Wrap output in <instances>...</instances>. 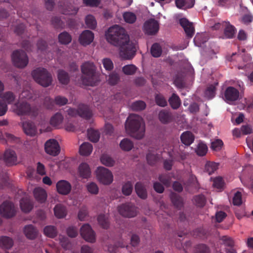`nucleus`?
<instances>
[{"mask_svg": "<svg viewBox=\"0 0 253 253\" xmlns=\"http://www.w3.org/2000/svg\"><path fill=\"white\" fill-rule=\"evenodd\" d=\"M20 205L22 211L25 212H30L33 207L30 201L26 198H23L21 200Z\"/></svg>", "mask_w": 253, "mask_h": 253, "instance_id": "473e14b6", "label": "nucleus"}, {"mask_svg": "<svg viewBox=\"0 0 253 253\" xmlns=\"http://www.w3.org/2000/svg\"><path fill=\"white\" fill-rule=\"evenodd\" d=\"M3 157V160L7 165L12 166L17 163V156L15 151L12 150H6Z\"/></svg>", "mask_w": 253, "mask_h": 253, "instance_id": "f3484780", "label": "nucleus"}, {"mask_svg": "<svg viewBox=\"0 0 253 253\" xmlns=\"http://www.w3.org/2000/svg\"><path fill=\"white\" fill-rule=\"evenodd\" d=\"M94 39L93 33L89 30H84L79 37L80 43L84 46L90 44Z\"/></svg>", "mask_w": 253, "mask_h": 253, "instance_id": "6ab92c4d", "label": "nucleus"}, {"mask_svg": "<svg viewBox=\"0 0 253 253\" xmlns=\"http://www.w3.org/2000/svg\"><path fill=\"white\" fill-rule=\"evenodd\" d=\"M11 58L14 66L19 68L25 67L29 62L27 54L22 50L14 51L12 54Z\"/></svg>", "mask_w": 253, "mask_h": 253, "instance_id": "423d86ee", "label": "nucleus"}, {"mask_svg": "<svg viewBox=\"0 0 253 253\" xmlns=\"http://www.w3.org/2000/svg\"><path fill=\"white\" fill-rule=\"evenodd\" d=\"M63 119L62 115L60 113H57L51 118L50 123L51 125L56 126L62 123Z\"/></svg>", "mask_w": 253, "mask_h": 253, "instance_id": "49530a36", "label": "nucleus"}, {"mask_svg": "<svg viewBox=\"0 0 253 253\" xmlns=\"http://www.w3.org/2000/svg\"><path fill=\"white\" fill-rule=\"evenodd\" d=\"M133 190V184L130 181H127L125 183L122 188V193L125 196L130 195Z\"/></svg>", "mask_w": 253, "mask_h": 253, "instance_id": "37998d69", "label": "nucleus"}, {"mask_svg": "<svg viewBox=\"0 0 253 253\" xmlns=\"http://www.w3.org/2000/svg\"><path fill=\"white\" fill-rule=\"evenodd\" d=\"M68 102L67 98L60 95L56 96L54 99V103L60 106L66 105Z\"/></svg>", "mask_w": 253, "mask_h": 253, "instance_id": "69168bd1", "label": "nucleus"}, {"mask_svg": "<svg viewBox=\"0 0 253 253\" xmlns=\"http://www.w3.org/2000/svg\"><path fill=\"white\" fill-rule=\"evenodd\" d=\"M194 202L197 207L202 208L205 205L206 199L204 195L200 194L194 197Z\"/></svg>", "mask_w": 253, "mask_h": 253, "instance_id": "3c124183", "label": "nucleus"}, {"mask_svg": "<svg viewBox=\"0 0 253 253\" xmlns=\"http://www.w3.org/2000/svg\"><path fill=\"white\" fill-rule=\"evenodd\" d=\"M181 142L186 145H190L194 140V136L190 131L183 132L180 136Z\"/></svg>", "mask_w": 253, "mask_h": 253, "instance_id": "cd10ccee", "label": "nucleus"}, {"mask_svg": "<svg viewBox=\"0 0 253 253\" xmlns=\"http://www.w3.org/2000/svg\"><path fill=\"white\" fill-rule=\"evenodd\" d=\"M79 172L80 176L82 178H88L91 174L88 165L85 163H82L79 167Z\"/></svg>", "mask_w": 253, "mask_h": 253, "instance_id": "b1692460", "label": "nucleus"}, {"mask_svg": "<svg viewBox=\"0 0 253 253\" xmlns=\"http://www.w3.org/2000/svg\"><path fill=\"white\" fill-rule=\"evenodd\" d=\"M20 99L33 100L37 98L36 91L31 88L29 89H24L19 96Z\"/></svg>", "mask_w": 253, "mask_h": 253, "instance_id": "393cba45", "label": "nucleus"}, {"mask_svg": "<svg viewBox=\"0 0 253 253\" xmlns=\"http://www.w3.org/2000/svg\"><path fill=\"white\" fill-rule=\"evenodd\" d=\"M57 192L62 195H67L72 189L71 184L65 180L58 181L56 185Z\"/></svg>", "mask_w": 253, "mask_h": 253, "instance_id": "4468645a", "label": "nucleus"}, {"mask_svg": "<svg viewBox=\"0 0 253 253\" xmlns=\"http://www.w3.org/2000/svg\"><path fill=\"white\" fill-rule=\"evenodd\" d=\"M159 180L166 186H169L170 184L171 178L167 173L160 174L159 176Z\"/></svg>", "mask_w": 253, "mask_h": 253, "instance_id": "4d7b16f0", "label": "nucleus"}, {"mask_svg": "<svg viewBox=\"0 0 253 253\" xmlns=\"http://www.w3.org/2000/svg\"><path fill=\"white\" fill-rule=\"evenodd\" d=\"M120 80L119 75L116 73H112L109 76L108 83L111 85L116 84Z\"/></svg>", "mask_w": 253, "mask_h": 253, "instance_id": "680f3d73", "label": "nucleus"}, {"mask_svg": "<svg viewBox=\"0 0 253 253\" xmlns=\"http://www.w3.org/2000/svg\"><path fill=\"white\" fill-rule=\"evenodd\" d=\"M104 68L107 71H111L113 69L114 65L112 60L109 58H104L102 60Z\"/></svg>", "mask_w": 253, "mask_h": 253, "instance_id": "338daca9", "label": "nucleus"}, {"mask_svg": "<svg viewBox=\"0 0 253 253\" xmlns=\"http://www.w3.org/2000/svg\"><path fill=\"white\" fill-rule=\"evenodd\" d=\"M13 245V241L11 238L5 236L0 237V248L4 249H9Z\"/></svg>", "mask_w": 253, "mask_h": 253, "instance_id": "bb28decb", "label": "nucleus"}, {"mask_svg": "<svg viewBox=\"0 0 253 253\" xmlns=\"http://www.w3.org/2000/svg\"><path fill=\"white\" fill-rule=\"evenodd\" d=\"M51 22L55 28H62L64 26V22L59 17L55 16L52 17Z\"/></svg>", "mask_w": 253, "mask_h": 253, "instance_id": "bf43d9fd", "label": "nucleus"}, {"mask_svg": "<svg viewBox=\"0 0 253 253\" xmlns=\"http://www.w3.org/2000/svg\"><path fill=\"white\" fill-rule=\"evenodd\" d=\"M45 152L49 155L55 156L60 152L59 145L55 139H52L47 140L44 145Z\"/></svg>", "mask_w": 253, "mask_h": 253, "instance_id": "f8f14e48", "label": "nucleus"}, {"mask_svg": "<svg viewBox=\"0 0 253 253\" xmlns=\"http://www.w3.org/2000/svg\"><path fill=\"white\" fill-rule=\"evenodd\" d=\"M87 191L92 194H97L98 193V187L94 182H90L86 185Z\"/></svg>", "mask_w": 253, "mask_h": 253, "instance_id": "e2e57ef3", "label": "nucleus"}, {"mask_svg": "<svg viewBox=\"0 0 253 253\" xmlns=\"http://www.w3.org/2000/svg\"><path fill=\"white\" fill-rule=\"evenodd\" d=\"M126 128L131 135L137 139L142 138L144 135L145 128L142 118L137 115L132 114L127 118Z\"/></svg>", "mask_w": 253, "mask_h": 253, "instance_id": "f03ea898", "label": "nucleus"}, {"mask_svg": "<svg viewBox=\"0 0 253 253\" xmlns=\"http://www.w3.org/2000/svg\"><path fill=\"white\" fill-rule=\"evenodd\" d=\"M208 151V147L206 144L202 142H200L197 147L196 152L199 156L206 155Z\"/></svg>", "mask_w": 253, "mask_h": 253, "instance_id": "de8ad7c7", "label": "nucleus"}, {"mask_svg": "<svg viewBox=\"0 0 253 253\" xmlns=\"http://www.w3.org/2000/svg\"><path fill=\"white\" fill-rule=\"evenodd\" d=\"M96 68L95 65L90 62H86L81 66L83 75L81 77L83 84L87 86H93L97 81L96 74Z\"/></svg>", "mask_w": 253, "mask_h": 253, "instance_id": "7ed1b4c3", "label": "nucleus"}, {"mask_svg": "<svg viewBox=\"0 0 253 253\" xmlns=\"http://www.w3.org/2000/svg\"><path fill=\"white\" fill-rule=\"evenodd\" d=\"M135 190L138 196L141 199H145L147 197L146 189L140 182H137L135 185Z\"/></svg>", "mask_w": 253, "mask_h": 253, "instance_id": "7c9ffc66", "label": "nucleus"}, {"mask_svg": "<svg viewBox=\"0 0 253 253\" xmlns=\"http://www.w3.org/2000/svg\"><path fill=\"white\" fill-rule=\"evenodd\" d=\"M179 23L183 28L187 37L191 38L193 36L195 32L192 23L190 22L186 18H180Z\"/></svg>", "mask_w": 253, "mask_h": 253, "instance_id": "2eb2a0df", "label": "nucleus"}, {"mask_svg": "<svg viewBox=\"0 0 253 253\" xmlns=\"http://www.w3.org/2000/svg\"><path fill=\"white\" fill-rule=\"evenodd\" d=\"M93 149L92 145L89 142H84L80 147L79 152L82 156L89 155Z\"/></svg>", "mask_w": 253, "mask_h": 253, "instance_id": "c85d7f7f", "label": "nucleus"}, {"mask_svg": "<svg viewBox=\"0 0 253 253\" xmlns=\"http://www.w3.org/2000/svg\"><path fill=\"white\" fill-rule=\"evenodd\" d=\"M100 160L102 164L107 167H112L115 164V161L107 154L102 155Z\"/></svg>", "mask_w": 253, "mask_h": 253, "instance_id": "c03bdc74", "label": "nucleus"}, {"mask_svg": "<svg viewBox=\"0 0 253 253\" xmlns=\"http://www.w3.org/2000/svg\"><path fill=\"white\" fill-rule=\"evenodd\" d=\"M81 235L87 242L94 243L95 241V234L88 224L83 225L80 230Z\"/></svg>", "mask_w": 253, "mask_h": 253, "instance_id": "9b49d317", "label": "nucleus"}, {"mask_svg": "<svg viewBox=\"0 0 253 253\" xmlns=\"http://www.w3.org/2000/svg\"><path fill=\"white\" fill-rule=\"evenodd\" d=\"M215 87L213 85H210L205 90V96L209 99L213 98L215 95Z\"/></svg>", "mask_w": 253, "mask_h": 253, "instance_id": "052dcab7", "label": "nucleus"}, {"mask_svg": "<svg viewBox=\"0 0 253 253\" xmlns=\"http://www.w3.org/2000/svg\"><path fill=\"white\" fill-rule=\"evenodd\" d=\"M24 232L26 237L31 240L35 239L38 235L37 229L31 224L25 226Z\"/></svg>", "mask_w": 253, "mask_h": 253, "instance_id": "5701e85b", "label": "nucleus"}, {"mask_svg": "<svg viewBox=\"0 0 253 253\" xmlns=\"http://www.w3.org/2000/svg\"><path fill=\"white\" fill-rule=\"evenodd\" d=\"M32 76L36 83L43 87H47L52 83V76L45 68H36L32 72Z\"/></svg>", "mask_w": 253, "mask_h": 253, "instance_id": "39448f33", "label": "nucleus"}, {"mask_svg": "<svg viewBox=\"0 0 253 253\" xmlns=\"http://www.w3.org/2000/svg\"><path fill=\"white\" fill-rule=\"evenodd\" d=\"M22 127L24 132L28 135L33 136L37 133L36 126L32 122L26 121L23 122Z\"/></svg>", "mask_w": 253, "mask_h": 253, "instance_id": "aec40b11", "label": "nucleus"}, {"mask_svg": "<svg viewBox=\"0 0 253 253\" xmlns=\"http://www.w3.org/2000/svg\"><path fill=\"white\" fill-rule=\"evenodd\" d=\"M96 177L98 181L104 185L110 184L113 180L112 172L103 167H98L96 171Z\"/></svg>", "mask_w": 253, "mask_h": 253, "instance_id": "0eeeda50", "label": "nucleus"}, {"mask_svg": "<svg viewBox=\"0 0 253 253\" xmlns=\"http://www.w3.org/2000/svg\"><path fill=\"white\" fill-rule=\"evenodd\" d=\"M136 69V67L133 65H127L123 67L122 70L125 74L132 75L135 73Z\"/></svg>", "mask_w": 253, "mask_h": 253, "instance_id": "6e6d98bb", "label": "nucleus"}, {"mask_svg": "<svg viewBox=\"0 0 253 253\" xmlns=\"http://www.w3.org/2000/svg\"><path fill=\"white\" fill-rule=\"evenodd\" d=\"M223 98L226 103L232 104L240 99V92L233 86H228L224 92Z\"/></svg>", "mask_w": 253, "mask_h": 253, "instance_id": "6e6552de", "label": "nucleus"}, {"mask_svg": "<svg viewBox=\"0 0 253 253\" xmlns=\"http://www.w3.org/2000/svg\"><path fill=\"white\" fill-rule=\"evenodd\" d=\"M118 210L120 214L124 217L131 218L137 215L136 207L130 203L120 205L118 207Z\"/></svg>", "mask_w": 253, "mask_h": 253, "instance_id": "1a4fd4ad", "label": "nucleus"}, {"mask_svg": "<svg viewBox=\"0 0 253 253\" xmlns=\"http://www.w3.org/2000/svg\"><path fill=\"white\" fill-rule=\"evenodd\" d=\"M155 100L156 104L160 107H165L168 105L166 99L161 94H156L155 96Z\"/></svg>", "mask_w": 253, "mask_h": 253, "instance_id": "603ef678", "label": "nucleus"}, {"mask_svg": "<svg viewBox=\"0 0 253 253\" xmlns=\"http://www.w3.org/2000/svg\"><path fill=\"white\" fill-rule=\"evenodd\" d=\"M159 24L154 19H151L146 21L144 24V30L149 35H155L159 31Z\"/></svg>", "mask_w": 253, "mask_h": 253, "instance_id": "ddd939ff", "label": "nucleus"}, {"mask_svg": "<svg viewBox=\"0 0 253 253\" xmlns=\"http://www.w3.org/2000/svg\"><path fill=\"white\" fill-rule=\"evenodd\" d=\"M85 24L87 28L94 29L97 25L96 21L94 16L91 15H88L85 17Z\"/></svg>", "mask_w": 253, "mask_h": 253, "instance_id": "a18cd8bd", "label": "nucleus"}, {"mask_svg": "<svg viewBox=\"0 0 253 253\" xmlns=\"http://www.w3.org/2000/svg\"><path fill=\"white\" fill-rule=\"evenodd\" d=\"M59 42L62 44H68L72 41L71 35L67 32H63L58 36Z\"/></svg>", "mask_w": 253, "mask_h": 253, "instance_id": "4c0bfd02", "label": "nucleus"}, {"mask_svg": "<svg viewBox=\"0 0 253 253\" xmlns=\"http://www.w3.org/2000/svg\"><path fill=\"white\" fill-rule=\"evenodd\" d=\"M169 102L170 107L174 110L177 109L181 105V100L179 97L174 93H173L169 98Z\"/></svg>", "mask_w": 253, "mask_h": 253, "instance_id": "c756f323", "label": "nucleus"}, {"mask_svg": "<svg viewBox=\"0 0 253 253\" xmlns=\"http://www.w3.org/2000/svg\"><path fill=\"white\" fill-rule=\"evenodd\" d=\"M88 139L93 142H97L100 138V133L98 131L90 128L87 130Z\"/></svg>", "mask_w": 253, "mask_h": 253, "instance_id": "ea45409f", "label": "nucleus"}, {"mask_svg": "<svg viewBox=\"0 0 253 253\" xmlns=\"http://www.w3.org/2000/svg\"><path fill=\"white\" fill-rule=\"evenodd\" d=\"M158 158L157 155L151 153H149L146 155L147 162L150 165H154L157 162Z\"/></svg>", "mask_w": 253, "mask_h": 253, "instance_id": "774afa93", "label": "nucleus"}, {"mask_svg": "<svg viewBox=\"0 0 253 253\" xmlns=\"http://www.w3.org/2000/svg\"><path fill=\"white\" fill-rule=\"evenodd\" d=\"M223 145V141L220 139H217L211 142V148L216 151L220 150Z\"/></svg>", "mask_w": 253, "mask_h": 253, "instance_id": "0e129e2a", "label": "nucleus"}, {"mask_svg": "<svg viewBox=\"0 0 253 253\" xmlns=\"http://www.w3.org/2000/svg\"><path fill=\"white\" fill-rule=\"evenodd\" d=\"M79 116L85 120H89L93 113L89 107L84 104L81 103L78 105Z\"/></svg>", "mask_w": 253, "mask_h": 253, "instance_id": "dca6fc26", "label": "nucleus"}, {"mask_svg": "<svg viewBox=\"0 0 253 253\" xmlns=\"http://www.w3.org/2000/svg\"><path fill=\"white\" fill-rule=\"evenodd\" d=\"M195 4V0H175L176 6L180 9L191 8Z\"/></svg>", "mask_w": 253, "mask_h": 253, "instance_id": "a878e982", "label": "nucleus"}, {"mask_svg": "<svg viewBox=\"0 0 253 253\" xmlns=\"http://www.w3.org/2000/svg\"><path fill=\"white\" fill-rule=\"evenodd\" d=\"M218 164L214 162H207L205 167V169L209 174H211L218 169Z\"/></svg>", "mask_w": 253, "mask_h": 253, "instance_id": "8fccbe9b", "label": "nucleus"}, {"mask_svg": "<svg viewBox=\"0 0 253 253\" xmlns=\"http://www.w3.org/2000/svg\"><path fill=\"white\" fill-rule=\"evenodd\" d=\"M58 79L60 83L67 84L70 81V77L67 72L63 70H59L58 71Z\"/></svg>", "mask_w": 253, "mask_h": 253, "instance_id": "72a5a7b5", "label": "nucleus"}, {"mask_svg": "<svg viewBox=\"0 0 253 253\" xmlns=\"http://www.w3.org/2000/svg\"><path fill=\"white\" fill-rule=\"evenodd\" d=\"M35 199L40 203H44L47 199L46 191L41 187L36 188L33 192Z\"/></svg>", "mask_w": 253, "mask_h": 253, "instance_id": "4be33fe9", "label": "nucleus"}, {"mask_svg": "<svg viewBox=\"0 0 253 253\" xmlns=\"http://www.w3.org/2000/svg\"><path fill=\"white\" fill-rule=\"evenodd\" d=\"M44 234L50 238L55 237L57 234L56 228L54 226H46L43 229Z\"/></svg>", "mask_w": 253, "mask_h": 253, "instance_id": "79ce46f5", "label": "nucleus"}, {"mask_svg": "<svg viewBox=\"0 0 253 253\" xmlns=\"http://www.w3.org/2000/svg\"><path fill=\"white\" fill-rule=\"evenodd\" d=\"M131 107L134 111L143 110L146 108V103L143 101H137L131 104Z\"/></svg>", "mask_w": 253, "mask_h": 253, "instance_id": "5fc2aeb1", "label": "nucleus"}, {"mask_svg": "<svg viewBox=\"0 0 253 253\" xmlns=\"http://www.w3.org/2000/svg\"><path fill=\"white\" fill-rule=\"evenodd\" d=\"M224 38L225 39H232L234 38L235 33V27L230 24L229 22L223 21Z\"/></svg>", "mask_w": 253, "mask_h": 253, "instance_id": "412c9836", "label": "nucleus"}, {"mask_svg": "<svg viewBox=\"0 0 253 253\" xmlns=\"http://www.w3.org/2000/svg\"><path fill=\"white\" fill-rule=\"evenodd\" d=\"M106 38L111 44L120 46V54L123 58L130 59L135 55V44L129 41V36L124 28L118 25L111 27L106 34Z\"/></svg>", "mask_w": 253, "mask_h": 253, "instance_id": "f257e3e1", "label": "nucleus"}, {"mask_svg": "<svg viewBox=\"0 0 253 253\" xmlns=\"http://www.w3.org/2000/svg\"><path fill=\"white\" fill-rule=\"evenodd\" d=\"M158 119L162 124H168L172 122L174 117L169 110L163 109L158 114Z\"/></svg>", "mask_w": 253, "mask_h": 253, "instance_id": "a211bd4d", "label": "nucleus"}, {"mask_svg": "<svg viewBox=\"0 0 253 253\" xmlns=\"http://www.w3.org/2000/svg\"><path fill=\"white\" fill-rule=\"evenodd\" d=\"M13 111L18 115H28L35 118L39 115L40 109L37 106H31L25 101L19 100L13 107Z\"/></svg>", "mask_w": 253, "mask_h": 253, "instance_id": "20e7f679", "label": "nucleus"}, {"mask_svg": "<svg viewBox=\"0 0 253 253\" xmlns=\"http://www.w3.org/2000/svg\"><path fill=\"white\" fill-rule=\"evenodd\" d=\"M97 221L99 225L104 229H107L109 227V222L108 216L100 214L98 216Z\"/></svg>", "mask_w": 253, "mask_h": 253, "instance_id": "a19ab883", "label": "nucleus"}, {"mask_svg": "<svg viewBox=\"0 0 253 253\" xmlns=\"http://www.w3.org/2000/svg\"><path fill=\"white\" fill-rule=\"evenodd\" d=\"M171 202L175 207L177 209H180L183 206V201L182 198L175 193H172L170 195Z\"/></svg>", "mask_w": 253, "mask_h": 253, "instance_id": "c9c22d12", "label": "nucleus"}, {"mask_svg": "<svg viewBox=\"0 0 253 253\" xmlns=\"http://www.w3.org/2000/svg\"><path fill=\"white\" fill-rule=\"evenodd\" d=\"M60 10L63 14L66 15H75L78 11V8L73 7L72 6L67 5L66 8L60 4Z\"/></svg>", "mask_w": 253, "mask_h": 253, "instance_id": "f704fd0d", "label": "nucleus"}, {"mask_svg": "<svg viewBox=\"0 0 253 253\" xmlns=\"http://www.w3.org/2000/svg\"><path fill=\"white\" fill-rule=\"evenodd\" d=\"M1 98L8 104H11L13 102L15 99V96L14 93L11 91H7L4 92L1 96Z\"/></svg>", "mask_w": 253, "mask_h": 253, "instance_id": "864d4df0", "label": "nucleus"}, {"mask_svg": "<svg viewBox=\"0 0 253 253\" xmlns=\"http://www.w3.org/2000/svg\"><path fill=\"white\" fill-rule=\"evenodd\" d=\"M43 106L48 110H52L54 108V101L49 96L44 98Z\"/></svg>", "mask_w": 253, "mask_h": 253, "instance_id": "13d9d810", "label": "nucleus"}, {"mask_svg": "<svg viewBox=\"0 0 253 253\" xmlns=\"http://www.w3.org/2000/svg\"><path fill=\"white\" fill-rule=\"evenodd\" d=\"M120 146L124 151H129L133 147V143L128 138H124L121 141Z\"/></svg>", "mask_w": 253, "mask_h": 253, "instance_id": "e433bc0d", "label": "nucleus"}, {"mask_svg": "<svg viewBox=\"0 0 253 253\" xmlns=\"http://www.w3.org/2000/svg\"><path fill=\"white\" fill-rule=\"evenodd\" d=\"M0 214L7 218L14 216L16 214L14 205L9 201L3 202L0 206Z\"/></svg>", "mask_w": 253, "mask_h": 253, "instance_id": "9d476101", "label": "nucleus"}, {"mask_svg": "<svg viewBox=\"0 0 253 253\" xmlns=\"http://www.w3.org/2000/svg\"><path fill=\"white\" fill-rule=\"evenodd\" d=\"M54 212L55 216L58 218H63L67 214L65 207L61 204H57L55 206Z\"/></svg>", "mask_w": 253, "mask_h": 253, "instance_id": "2f4dec72", "label": "nucleus"}, {"mask_svg": "<svg viewBox=\"0 0 253 253\" xmlns=\"http://www.w3.org/2000/svg\"><path fill=\"white\" fill-rule=\"evenodd\" d=\"M123 17L125 21L127 23L133 24L136 20L135 14L132 12H125L123 14Z\"/></svg>", "mask_w": 253, "mask_h": 253, "instance_id": "58836bf2", "label": "nucleus"}, {"mask_svg": "<svg viewBox=\"0 0 253 253\" xmlns=\"http://www.w3.org/2000/svg\"><path fill=\"white\" fill-rule=\"evenodd\" d=\"M162 52V48L159 43H155L152 45L151 48V53L153 57H160L161 55Z\"/></svg>", "mask_w": 253, "mask_h": 253, "instance_id": "09e8293b", "label": "nucleus"}]
</instances>
